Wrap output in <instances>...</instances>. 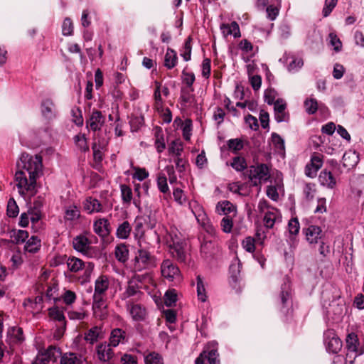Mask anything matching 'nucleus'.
Here are the masks:
<instances>
[{
	"mask_svg": "<svg viewBox=\"0 0 364 364\" xmlns=\"http://www.w3.org/2000/svg\"><path fill=\"white\" fill-rule=\"evenodd\" d=\"M17 166L15 181L20 195L23 197L34 196L37 193V179L43 175L42 156L23 153Z\"/></svg>",
	"mask_w": 364,
	"mask_h": 364,
	"instance_id": "nucleus-1",
	"label": "nucleus"
},
{
	"mask_svg": "<svg viewBox=\"0 0 364 364\" xmlns=\"http://www.w3.org/2000/svg\"><path fill=\"white\" fill-rule=\"evenodd\" d=\"M166 245L169 247L172 256L179 262H184L186 252L184 250V242L179 231L174 227H171L166 230L164 235Z\"/></svg>",
	"mask_w": 364,
	"mask_h": 364,
	"instance_id": "nucleus-2",
	"label": "nucleus"
},
{
	"mask_svg": "<svg viewBox=\"0 0 364 364\" xmlns=\"http://www.w3.org/2000/svg\"><path fill=\"white\" fill-rule=\"evenodd\" d=\"M188 206L198 223L211 237L216 235V230L208 218L203 206L196 200H191Z\"/></svg>",
	"mask_w": 364,
	"mask_h": 364,
	"instance_id": "nucleus-3",
	"label": "nucleus"
},
{
	"mask_svg": "<svg viewBox=\"0 0 364 364\" xmlns=\"http://www.w3.org/2000/svg\"><path fill=\"white\" fill-rule=\"evenodd\" d=\"M346 363L353 364L355 359L364 353V347L360 346L358 336L354 333L348 335L346 338Z\"/></svg>",
	"mask_w": 364,
	"mask_h": 364,
	"instance_id": "nucleus-4",
	"label": "nucleus"
},
{
	"mask_svg": "<svg viewBox=\"0 0 364 364\" xmlns=\"http://www.w3.org/2000/svg\"><path fill=\"white\" fill-rule=\"evenodd\" d=\"M270 178L269 168L265 164L251 166L249 169V180L252 186H257L262 182H267Z\"/></svg>",
	"mask_w": 364,
	"mask_h": 364,
	"instance_id": "nucleus-5",
	"label": "nucleus"
},
{
	"mask_svg": "<svg viewBox=\"0 0 364 364\" xmlns=\"http://www.w3.org/2000/svg\"><path fill=\"white\" fill-rule=\"evenodd\" d=\"M154 263V257L147 250L140 247L136 252L133 269L134 272H141L151 267Z\"/></svg>",
	"mask_w": 364,
	"mask_h": 364,
	"instance_id": "nucleus-6",
	"label": "nucleus"
},
{
	"mask_svg": "<svg viewBox=\"0 0 364 364\" xmlns=\"http://www.w3.org/2000/svg\"><path fill=\"white\" fill-rule=\"evenodd\" d=\"M163 277L169 282H180L182 279L178 267L170 259H164L161 264Z\"/></svg>",
	"mask_w": 364,
	"mask_h": 364,
	"instance_id": "nucleus-7",
	"label": "nucleus"
},
{
	"mask_svg": "<svg viewBox=\"0 0 364 364\" xmlns=\"http://www.w3.org/2000/svg\"><path fill=\"white\" fill-rule=\"evenodd\" d=\"M217 345L218 343L215 341L209 343L206 349L196 359V364H205V360H207L209 364H220Z\"/></svg>",
	"mask_w": 364,
	"mask_h": 364,
	"instance_id": "nucleus-8",
	"label": "nucleus"
},
{
	"mask_svg": "<svg viewBox=\"0 0 364 364\" xmlns=\"http://www.w3.org/2000/svg\"><path fill=\"white\" fill-rule=\"evenodd\" d=\"M324 344L326 350L333 354L338 353L342 348V342L333 330L324 333Z\"/></svg>",
	"mask_w": 364,
	"mask_h": 364,
	"instance_id": "nucleus-9",
	"label": "nucleus"
},
{
	"mask_svg": "<svg viewBox=\"0 0 364 364\" xmlns=\"http://www.w3.org/2000/svg\"><path fill=\"white\" fill-rule=\"evenodd\" d=\"M92 311L95 316L104 320L108 315L107 297L92 296Z\"/></svg>",
	"mask_w": 364,
	"mask_h": 364,
	"instance_id": "nucleus-10",
	"label": "nucleus"
},
{
	"mask_svg": "<svg viewBox=\"0 0 364 364\" xmlns=\"http://www.w3.org/2000/svg\"><path fill=\"white\" fill-rule=\"evenodd\" d=\"M73 248L79 252L92 257L93 254V248L90 246V241L85 235L76 236L73 241Z\"/></svg>",
	"mask_w": 364,
	"mask_h": 364,
	"instance_id": "nucleus-11",
	"label": "nucleus"
},
{
	"mask_svg": "<svg viewBox=\"0 0 364 364\" xmlns=\"http://www.w3.org/2000/svg\"><path fill=\"white\" fill-rule=\"evenodd\" d=\"M302 232L309 244L315 246L323 239V232L321 228L318 225H311L307 228L302 229Z\"/></svg>",
	"mask_w": 364,
	"mask_h": 364,
	"instance_id": "nucleus-12",
	"label": "nucleus"
},
{
	"mask_svg": "<svg viewBox=\"0 0 364 364\" xmlns=\"http://www.w3.org/2000/svg\"><path fill=\"white\" fill-rule=\"evenodd\" d=\"M323 164V155L319 153H314L311 156L310 163L305 167V174L309 178H314L317 171Z\"/></svg>",
	"mask_w": 364,
	"mask_h": 364,
	"instance_id": "nucleus-13",
	"label": "nucleus"
},
{
	"mask_svg": "<svg viewBox=\"0 0 364 364\" xmlns=\"http://www.w3.org/2000/svg\"><path fill=\"white\" fill-rule=\"evenodd\" d=\"M141 277L139 275H134L127 283V287L125 291L122 294V299L125 300L132 296L141 294L142 292L140 291L139 283L141 282Z\"/></svg>",
	"mask_w": 364,
	"mask_h": 364,
	"instance_id": "nucleus-14",
	"label": "nucleus"
},
{
	"mask_svg": "<svg viewBox=\"0 0 364 364\" xmlns=\"http://www.w3.org/2000/svg\"><path fill=\"white\" fill-rule=\"evenodd\" d=\"M127 309L134 321H144L147 316L146 308L139 304H134L128 301L126 304Z\"/></svg>",
	"mask_w": 364,
	"mask_h": 364,
	"instance_id": "nucleus-15",
	"label": "nucleus"
},
{
	"mask_svg": "<svg viewBox=\"0 0 364 364\" xmlns=\"http://www.w3.org/2000/svg\"><path fill=\"white\" fill-rule=\"evenodd\" d=\"M105 123V117L102 114V112L99 110H94L90 115L89 119L86 122L87 127H89L92 131H100Z\"/></svg>",
	"mask_w": 364,
	"mask_h": 364,
	"instance_id": "nucleus-16",
	"label": "nucleus"
},
{
	"mask_svg": "<svg viewBox=\"0 0 364 364\" xmlns=\"http://www.w3.org/2000/svg\"><path fill=\"white\" fill-rule=\"evenodd\" d=\"M112 346L106 342L100 343L96 346V353L97 358L103 363H109L114 357Z\"/></svg>",
	"mask_w": 364,
	"mask_h": 364,
	"instance_id": "nucleus-17",
	"label": "nucleus"
},
{
	"mask_svg": "<svg viewBox=\"0 0 364 364\" xmlns=\"http://www.w3.org/2000/svg\"><path fill=\"white\" fill-rule=\"evenodd\" d=\"M109 287V280L107 275H100L95 282V289L92 296H105Z\"/></svg>",
	"mask_w": 364,
	"mask_h": 364,
	"instance_id": "nucleus-18",
	"label": "nucleus"
},
{
	"mask_svg": "<svg viewBox=\"0 0 364 364\" xmlns=\"http://www.w3.org/2000/svg\"><path fill=\"white\" fill-rule=\"evenodd\" d=\"M41 113L44 118L53 120L57 117L58 111L54 102L50 99H46L41 102Z\"/></svg>",
	"mask_w": 364,
	"mask_h": 364,
	"instance_id": "nucleus-19",
	"label": "nucleus"
},
{
	"mask_svg": "<svg viewBox=\"0 0 364 364\" xmlns=\"http://www.w3.org/2000/svg\"><path fill=\"white\" fill-rule=\"evenodd\" d=\"M93 230L100 237L105 238L111 232L110 223L106 218H100L94 222Z\"/></svg>",
	"mask_w": 364,
	"mask_h": 364,
	"instance_id": "nucleus-20",
	"label": "nucleus"
},
{
	"mask_svg": "<svg viewBox=\"0 0 364 364\" xmlns=\"http://www.w3.org/2000/svg\"><path fill=\"white\" fill-rule=\"evenodd\" d=\"M319 184L328 189H333L336 186V179L333 173L327 169L322 170L318 175Z\"/></svg>",
	"mask_w": 364,
	"mask_h": 364,
	"instance_id": "nucleus-21",
	"label": "nucleus"
},
{
	"mask_svg": "<svg viewBox=\"0 0 364 364\" xmlns=\"http://www.w3.org/2000/svg\"><path fill=\"white\" fill-rule=\"evenodd\" d=\"M83 208L89 214L105 212L102 204L97 199L92 197H87L83 203Z\"/></svg>",
	"mask_w": 364,
	"mask_h": 364,
	"instance_id": "nucleus-22",
	"label": "nucleus"
},
{
	"mask_svg": "<svg viewBox=\"0 0 364 364\" xmlns=\"http://www.w3.org/2000/svg\"><path fill=\"white\" fill-rule=\"evenodd\" d=\"M282 220L280 213L276 208H271L265 212L263 223L267 228H272L275 223H280Z\"/></svg>",
	"mask_w": 364,
	"mask_h": 364,
	"instance_id": "nucleus-23",
	"label": "nucleus"
},
{
	"mask_svg": "<svg viewBox=\"0 0 364 364\" xmlns=\"http://www.w3.org/2000/svg\"><path fill=\"white\" fill-rule=\"evenodd\" d=\"M287 104L282 99H277L274 105V119L277 122H285L288 119V115L285 112Z\"/></svg>",
	"mask_w": 364,
	"mask_h": 364,
	"instance_id": "nucleus-24",
	"label": "nucleus"
},
{
	"mask_svg": "<svg viewBox=\"0 0 364 364\" xmlns=\"http://www.w3.org/2000/svg\"><path fill=\"white\" fill-rule=\"evenodd\" d=\"M279 299L283 308L291 305V290L289 282L287 279H286L282 284Z\"/></svg>",
	"mask_w": 364,
	"mask_h": 364,
	"instance_id": "nucleus-25",
	"label": "nucleus"
},
{
	"mask_svg": "<svg viewBox=\"0 0 364 364\" xmlns=\"http://www.w3.org/2000/svg\"><path fill=\"white\" fill-rule=\"evenodd\" d=\"M215 211L219 215H224L227 216L232 214V216H235L237 213V208L231 202L228 200H223L217 203Z\"/></svg>",
	"mask_w": 364,
	"mask_h": 364,
	"instance_id": "nucleus-26",
	"label": "nucleus"
},
{
	"mask_svg": "<svg viewBox=\"0 0 364 364\" xmlns=\"http://www.w3.org/2000/svg\"><path fill=\"white\" fill-rule=\"evenodd\" d=\"M305 111L309 114H314L318 109L325 112L328 108L322 103L318 104L315 98H307L304 102Z\"/></svg>",
	"mask_w": 364,
	"mask_h": 364,
	"instance_id": "nucleus-27",
	"label": "nucleus"
},
{
	"mask_svg": "<svg viewBox=\"0 0 364 364\" xmlns=\"http://www.w3.org/2000/svg\"><path fill=\"white\" fill-rule=\"evenodd\" d=\"M345 306L341 304H331L330 310L328 311V314L331 316L333 323H338L341 321L343 316L345 314Z\"/></svg>",
	"mask_w": 364,
	"mask_h": 364,
	"instance_id": "nucleus-28",
	"label": "nucleus"
},
{
	"mask_svg": "<svg viewBox=\"0 0 364 364\" xmlns=\"http://www.w3.org/2000/svg\"><path fill=\"white\" fill-rule=\"evenodd\" d=\"M109 340V343L112 347H117L120 343H124L126 342V332L119 328H114L111 331Z\"/></svg>",
	"mask_w": 364,
	"mask_h": 364,
	"instance_id": "nucleus-29",
	"label": "nucleus"
},
{
	"mask_svg": "<svg viewBox=\"0 0 364 364\" xmlns=\"http://www.w3.org/2000/svg\"><path fill=\"white\" fill-rule=\"evenodd\" d=\"M103 337L102 328L99 326L92 327L85 334V340L90 343L93 344L98 341V339Z\"/></svg>",
	"mask_w": 364,
	"mask_h": 364,
	"instance_id": "nucleus-30",
	"label": "nucleus"
},
{
	"mask_svg": "<svg viewBox=\"0 0 364 364\" xmlns=\"http://www.w3.org/2000/svg\"><path fill=\"white\" fill-rule=\"evenodd\" d=\"M85 359L75 353H65L60 358V364H82Z\"/></svg>",
	"mask_w": 364,
	"mask_h": 364,
	"instance_id": "nucleus-31",
	"label": "nucleus"
},
{
	"mask_svg": "<svg viewBox=\"0 0 364 364\" xmlns=\"http://www.w3.org/2000/svg\"><path fill=\"white\" fill-rule=\"evenodd\" d=\"M178 63V56L176 52L170 48H168L164 55V65L168 69L171 70Z\"/></svg>",
	"mask_w": 364,
	"mask_h": 364,
	"instance_id": "nucleus-32",
	"label": "nucleus"
},
{
	"mask_svg": "<svg viewBox=\"0 0 364 364\" xmlns=\"http://www.w3.org/2000/svg\"><path fill=\"white\" fill-rule=\"evenodd\" d=\"M68 269L72 272H77L85 267L86 264L75 257H69L67 259Z\"/></svg>",
	"mask_w": 364,
	"mask_h": 364,
	"instance_id": "nucleus-33",
	"label": "nucleus"
},
{
	"mask_svg": "<svg viewBox=\"0 0 364 364\" xmlns=\"http://www.w3.org/2000/svg\"><path fill=\"white\" fill-rule=\"evenodd\" d=\"M358 156L355 151L346 152L343 156V165L350 169L358 164Z\"/></svg>",
	"mask_w": 364,
	"mask_h": 364,
	"instance_id": "nucleus-34",
	"label": "nucleus"
},
{
	"mask_svg": "<svg viewBox=\"0 0 364 364\" xmlns=\"http://www.w3.org/2000/svg\"><path fill=\"white\" fill-rule=\"evenodd\" d=\"M132 231V227L128 221H124L121 223L116 231V236L122 240L127 239Z\"/></svg>",
	"mask_w": 364,
	"mask_h": 364,
	"instance_id": "nucleus-35",
	"label": "nucleus"
},
{
	"mask_svg": "<svg viewBox=\"0 0 364 364\" xmlns=\"http://www.w3.org/2000/svg\"><path fill=\"white\" fill-rule=\"evenodd\" d=\"M41 247V240L37 236H32L26 242L24 249L26 252L30 253L37 252Z\"/></svg>",
	"mask_w": 364,
	"mask_h": 364,
	"instance_id": "nucleus-36",
	"label": "nucleus"
},
{
	"mask_svg": "<svg viewBox=\"0 0 364 364\" xmlns=\"http://www.w3.org/2000/svg\"><path fill=\"white\" fill-rule=\"evenodd\" d=\"M197 296L199 301L205 302L207 300L206 289L203 279L200 275L196 277Z\"/></svg>",
	"mask_w": 364,
	"mask_h": 364,
	"instance_id": "nucleus-37",
	"label": "nucleus"
},
{
	"mask_svg": "<svg viewBox=\"0 0 364 364\" xmlns=\"http://www.w3.org/2000/svg\"><path fill=\"white\" fill-rule=\"evenodd\" d=\"M80 216V211L76 205H69L66 207L64 218L66 220H75Z\"/></svg>",
	"mask_w": 364,
	"mask_h": 364,
	"instance_id": "nucleus-38",
	"label": "nucleus"
},
{
	"mask_svg": "<svg viewBox=\"0 0 364 364\" xmlns=\"http://www.w3.org/2000/svg\"><path fill=\"white\" fill-rule=\"evenodd\" d=\"M227 165H229V164L227 163ZM230 166L237 172L243 171L247 166L245 159L242 156L234 157Z\"/></svg>",
	"mask_w": 364,
	"mask_h": 364,
	"instance_id": "nucleus-39",
	"label": "nucleus"
},
{
	"mask_svg": "<svg viewBox=\"0 0 364 364\" xmlns=\"http://www.w3.org/2000/svg\"><path fill=\"white\" fill-rule=\"evenodd\" d=\"M291 61L289 63L287 68L289 73H296L298 72L304 65V61L302 58L295 56H291L290 58Z\"/></svg>",
	"mask_w": 364,
	"mask_h": 364,
	"instance_id": "nucleus-40",
	"label": "nucleus"
},
{
	"mask_svg": "<svg viewBox=\"0 0 364 364\" xmlns=\"http://www.w3.org/2000/svg\"><path fill=\"white\" fill-rule=\"evenodd\" d=\"M10 237L14 242L22 243L28 237V232L23 230H13L10 232Z\"/></svg>",
	"mask_w": 364,
	"mask_h": 364,
	"instance_id": "nucleus-41",
	"label": "nucleus"
},
{
	"mask_svg": "<svg viewBox=\"0 0 364 364\" xmlns=\"http://www.w3.org/2000/svg\"><path fill=\"white\" fill-rule=\"evenodd\" d=\"M115 257L118 261L124 262L128 259L129 250L124 244H121L115 247Z\"/></svg>",
	"mask_w": 364,
	"mask_h": 364,
	"instance_id": "nucleus-42",
	"label": "nucleus"
},
{
	"mask_svg": "<svg viewBox=\"0 0 364 364\" xmlns=\"http://www.w3.org/2000/svg\"><path fill=\"white\" fill-rule=\"evenodd\" d=\"M227 145L229 150L235 154H237L244 147L243 141L238 138L229 139L227 141Z\"/></svg>",
	"mask_w": 364,
	"mask_h": 364,
	"instance_id": "nucleus-43",
	"label": "nucleus"
},
{
	"mask_svg": "<svg viewBox=\"0 0 364 364\" xmlns=\"http://www.w3.org/2000/svg\"><path fill=\"white\" fill-rule=\"evenodd\" d=\"M156 184L160 192L164 194L170 192L167 183V178L164 173H159L157 175Z\"/></svg>",
	"mask_w": 364,
	"mask_h": 364,
	"instance_id": "nucleus-44",
	"label": "nucleus"
},
{
	"mask_svg": "<svg viewBox=\"0 0 364 364\" xmlns=\"http://www.w3.org/2000/svg\"><path fill=\"white\" fill-rule=\"evenodd\" d=\"M192 38L188 37L185 43L184 46L181 50V55L185 61H189L191 59V50H192Z\"/></svg>",
	"mask_w": 364,
	"mask_h": 364,
	"instance_id": "nucleus-45",
	"label": "nucleus"
},
{
	"mask_svg": "<svg viewBox=\"0 0 364 364\" xmlns=\"http://www.w3.org/2000/svg\"><path fill=\"white\" fill-rule=\"evenodd\" d=\"M131 168L134 171V173L132 174V178L139 181L145 180L149 176V172L145 168L134 166L132 162H131Z\"/></svg>",
	"mask_w": 364,
	"mask_h": 364,
	"instance_id": "nucleus-46",
	"label": "nucleus"
},
{
	"mask_svg": "<svg viewBox=\"0 0 364 364\" xmlns=\"http://www.w3.org/2000/svg\"><path fill=\"white\" fill-rule=\"evenodd\" d=\"M74 141L76 146L82 152L89 150L87 138L84 134H78L74 136Z\"/></svg>",
	"mask_w": 364,
	"mask_h": 364,
	"instance_id": "nucleus-47",
	"label": "nucleus"
},
{
	"mask_svg": "<svg viewBox=\"0 0 364 364\" xmlns=\"http://www.w3.org/2000/svg\"><path fill=\"white\" fill-rule=\"evenodd\" d=\"M120 191L123 203L129 204L133 198L132 188L126 184H122L120 185Z\"/></svg>",
	"mask_w": 364,
	"mask_h": 364,
	"instance_id": "nucleus-48",
	"label": "nucleus"
},
{
	"mask_svg": "<svg viewBox=\"0 0 364 364\" xmlns=\"http://www.w3.org/2000/svg\"><path fill=\"white\" fill-rule=\"evenodd\" d=\"M145 364H164L163 358L156 352H150L144 356Z\"/></svg>",
	"mask_w": 364,
	"mask_h": 364,
	"instance_id": "nucleus-49",
	"label": "nucleus"
},
{
	"mask_svg": "<svg viewBox=\"0 0 364 364\" xmlns=\"http://www.w3.org/2000/svg\"><path fill=\"white\" fill-rule=\"evenodd\" d=\"M316 193V185L313 183H306L303 188V194L306 200H311Z\"/></svg>",
	"mask_w": 364,
	"mask_h": 364,
	"instance_id": "nucleus-50",
	"label": "nucleus"
},
{
	"mask_svg": "<svg viewBox=\"0 0 364 364\" xmlns=\"http://www.w3.org/2000/svg\"><path fill=\"white\" fill-rule=\"evenodd\" d=\"M168 153L174 157L180 156L182 155L183 147L181 143L176 141H173L168 147Z\"/></svg>",
	"mask_w": 364,
	"mask_h": 364,
	"instance_id": "nucleus-51",
	"label": "nucleus"
},
{
	"mask_svg": "<svg viewBox=\"0 0 364 364\" xmlns=\"http://www.w3.org/2000/svg\"><path fill=\"white\" fill-rule=\"evenodd\" d=\"M144 228L141 219H136L134 222V235L136 240H139V244L141 247L140 239L144 236Z\"/></svg>",
	"mask_w": 364,
	"mask_h": 364,
	"instance_id": "nucleus-52",
	"label": "nucleus"
},
{
	"mask_svg": "<svg viewBox=\"0 0 364 364\" xmlns=\"http://www.w3.org/2000/svg\"><path fill=\"white\" fill-rule=\"evenodd\" d=\"M192 121L189 119H186L181 125V129L183 132V137L186 141H188L191 139L192 134Z\"/></svg>",
	"mask_w": 364,
	"mask_h": 364,
	"instance_id": "nucleus-53",
	"label": "nucleus"
},
{
	"mask_svg": "<svg viewBox=\"0 0 364 364\" xmlns=\"http://www.w3.org/2000/svg\"><path fill=\"white\" fill-rule=\"evenodd\" d=\"M177 301V294L175 289L168 290L164 295V303L166 306L171 307Z\"/></svg>",
	"mask_w": 364,
	"mask_h": 364,
	"instance_id": "nucleus-54",
	"label": "nucleus"
},
{
	"mask_svg": "<svg viewBox=\"0 0 364 364\" xmlns=\"http://www.w3.org/2000/svg\"><path fill=\"white\" fill-rule=\"evenodd\" d=\"M181 78L183 82L188 87H192L196 80L194 73L193 72H188L187 67L183 70Z\"/></svg>",
	"mask_w": 364,
	"mask_h": 364,
	"instance_id": "nucleus-55",
	"label": "nucleus"
},
{
	"mask_svg": "<svg viewBox=\"0 0 364 364\" xmlns=\"http://www.w3.org/2000/svg\"><path fill=\"white\" fill-rule=\"evenodd\" d=\"M272 142L276 149L278 151H284V140L280 135L275 132L272 133Z\"/></svg>",
	"mask_w": 364,
	"mask_h": 364,
	"instance_id": "nucleus-56",
	"label": "nucleus"
},
{
	"mask_svg": "<svg viewBox=\"0 0 364 364\" xmlns=\"http://www.w3.org/2000/svg\"><path fill=\"white\" fill-rule=\"evenodd\" d=\"M277 95V92L274 89L268 88L264 92V102L269 105H274Z\"/></svg>",
	"mask_w": 364,
	"mask_h": 364,
	"instance_id": "nucleus-57",
	"label": "nucleus"
},
{
	"mask_svg": "<svg viewBox=\"0 0 364 364\" xmlns=\"http://www.w3.org/2000/svg\"><path fill=\"white\" fill-rule=\"evenodd\" d=\"M220 226L223 231L225 233H230L232 231L233 226L232 216H225L220 222Z\"/></svg>",
	"mask_w": 364,
	"mask_h": 364,
	"instance_id": "nucleus-58",
	"label": "nucleus"
},
{
	"mask_svg": "<svg viewBox=\"0 0 364 364\" xmlns=\"http://www.w3.org/2000/svg\"><path fill=\"white\" fill-rule=\"evenodd\" d=\"M144 121L142 116H132L129 120L132 132L138 131L144 124Z\"/></svg>",
	"mask_w": 364,
	"mask_h": 364,
	"instance_id": "nucleus-59",
	"label": "nucleus"
},
{
	"mask_svg": "<svg viewBox=\"0 0 364 364\" xmlns=\"http://www.w3.org/2000/svg\"><path fill=\"white\" fill-rule=\"evenodd\" d=\"M49 316L53 319L58 321H65V316L63 311L58 307H52L48 309Z\"/></svg>",
	"mask_w": 364,
	"mask_h": 364,
	"instance_id": "nucleus-60",
	"label": "nucleus"
},
{
	"mask_svg": "<svg viewBox=\"0 0 364 364\" xmlns=\"http://www.w3.org/2000/svg\"><path fill=\"white\" fill-rule=\"evenodd\" d=\"M242 246L247 252L253 253L255 250V240L252 237H247L242 240Z\"/></svg>",
	"mask_w": 364,
	"mask_h": 364,
	"instance_id": "nucleus-61",
	"label": "nucleus"
},
{
	"mask_svg": "<svg viewBox=\"0 0 364 364\" xmlns=\"http://www.w3.org/2000/svg\"><path fill=\"white\" fill-rule=\"evenodd\" d=\"M6 211L8 216L10 218H15L18 214V207L14 199H9Z\"/></svg>",
	"mask_w": 364,
	"mask_h": 364,
	"instance_id": "nucleus-62",
	"label": "nucleus"
},
{
	"mask_svg": "<svg viewBox=\"0 0 364 364\" xmlns=\"http://www.w3.org/2000/svg\"><path fill=\"white\" fill-rule=\"evenodd\" d=\"M169 161L173 162L175 164L176 168L178 172L182 173L185 171L187 161L182 157V155L180 156L174 157L173 159H169Z\"/></svg>",
	"mask_w": 364,
	"mask_h": 364,
	"instance_id": "nucleus-63",
	"label": "nucleus"
},
{
	"mask_svg": "<svg viewBox=\"0 0 364 364\" xmlns=\"http://www.w3.org/2000/svg\"><path fill=\"white\" fill-rule=\"evenodd\" d=\"M288 230L291 235H296L299 232L300 225L297 218H291L288 223Z\"/></svg>",
	"mask_w": 364,
	"mask_h": 364,
	"instance_id": "nucleus-64",
	"label": "nucleus"
}]
</instances>
